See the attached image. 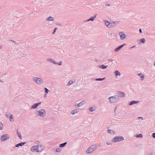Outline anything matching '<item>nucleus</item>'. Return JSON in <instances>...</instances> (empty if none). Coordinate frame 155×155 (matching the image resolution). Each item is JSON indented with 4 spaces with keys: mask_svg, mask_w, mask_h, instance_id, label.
Masks as SVG:
<instances>
[{
    "mask_svg": "<svg viewBox=\"0 0 155 155\" xmlns=\"http://www.w3.org/2000/svg\"><path fill=\"white\" fill-rule=\"evenodd\" d=\"M85 104V101H82L80 102V103L78 104H76L75 105V106H77L78 107H80L82 106L84 104Z\"/></svg>",
    "mask_w": 155,
    "mask_h": 155,
    "instance_id": "10",
    "label": "nucleus"
},
{
    "mask_svg": "<svg viewBox=\"0 0 155 155\" xmlns=\"http://www.w3.org/2000/svg\"><path fill=\"white\" fill-rule=\"evenodd\" d=\"M57 28H55L54 29V32L53 33V34H54L55 32V31H56V30H57Z\"/></svg>",
    "mask_w": 155,
    "mask_h": 155,
    "instance_id": "37",
    "label": "nucleus"
},
{
    "mask_svg": "<svg viewBox=\"0 0 155 155\" xmlns=\"http://www.w3.org/2000/svg\"><path fill=\"white\" fill-rule=\"evenodd\" d=\"M124 140V138L121 136H117L115 137L112 140L114 142H119L122 141Z\"/></svg>",
    "mask_w": 155,
    "mask_h": 155,
    "instance_id": "3",
    "label": "nucleus"
},
{
    "mask_svg": "<svg viewBox=\"0 0 155 155\" xmlns=\"http://www.w3.org/2000/svg\"><path fill=\"white\" fill-rule=\"evenodd\" d=\"M25 142H21L20 143H19L17 144H16L15 146V147H18L19 146H22L24 145L25 144Z\"/></svg>",
    "mask_w": 155,
    "mask_h": 155,
    "instance_id": "12",
    "label": "nucleus"
},
{
    "mask_svg": "<svg viewBox=\"0 0 155 155\" xmlns=\"http://www.w3.org/2000/svg\"><path fill=\"white\" fill-rule=\"evenodd\" d=\"M95 107L94 106H93L92 107H91L89 108V110L91 112L94 111H95Z\"/></svg>",
    "mask_w": 155,
    "mask_h": 155,
    "instance_id": "18",
    "label": "nucleus"
},
{
    "mask_svg": "<svg viewBox=\"0 0 155 155\" xmlns=\"http://www.w3.org/2000/svg\"><path fill=\"white\" fill-rule=\"evenodd\" d=\"M105 79V78H96L95 79V80L96 81H102L104 80Z\"/></svg>",
    "mask_w": 155,
    "mask_h": 155,
    "instance_id": "23",
    "label": "nucleus"
},
{
    "mask_svg": "<svg viewBox=\"0 0 155 155\" xmlns=\"http://www.w3.org/2000/svg\"><path fill=\"white\" fill-rule=\"evenodd\" d=\"M138 119H143V118H142V117H139L138 118Z\"/></svg>",
    "mask_w": 155,
    "mask_h": 155,
    "instance_id": "39",
    "label": "nucleus"
},
{
    "mask_svg": "<svg viewBox=\"0 0 155 155\" xmlns=\"http://www.w3.org/2000/svg\"><path fill=\"white\" fill-rule=\"evenodd\" d=\"M100 145H101V144H98V146H100Z\"/></svg>",
    "mask_w": 155,
    "mask_h": 155,
    "instance_id": "43",
    "label": "nucleus"
},
{
    "mask_svg": "<svg viewBox=\"0 0 155 155\" xmlns=\"http://www.w3.org/2000/svg\"><path fill=\"white\" fill-rule=\"evenodd\" d=\"M34 80L35 82L38 84H41L43 82L41 78L35 77L34 78Z\"/></svg>",
    "mask_w": 155,
    "mask_h": 155,
    "instance_id": "8",
    "label": "nucleus"
},
{
    "mask_svg": "<svg viewBox=\"0 0 155 155\" xmlns=\"http://www.w3.org/2000/svg\"><path fill=\"white\" fill-rule=\"evenodd\" d=\"M12 117V115H11L10 116V117H9V120L11 121V120L13 119Z\"/></svg>",
    "mask_w": 155,
    "mask_h": 155,
    "instance_id": "32",
    "label": "nucleus"
},
{
    "mask_svg": "<svg viewBox=\"0 0 155 155\" xmlns=\"http://www.w3.org/2000/svg\"><path fill=\"white\" fill-rule=\"evenodd\" d=\"M17 134L18 135V137H19L20 139H22V137L21 136V134L20 133L18 132V130H17Z\"/></svg>",
    "mask_w": 155,
    "mask_h": 155,
    "instance_id": "22",
    "label": "nucleus"
},
{
    "mask_svg": "<svg viewBox=\"0 0 155 155\" xmlns=\"http://www.w3.org/2000/svg\"><path fill=\"white\" fill-rule=\"evenodd\" d=\"M3 81H0V82H2Z\"/></svg>",
    "mask_w": 155,
    "mask_h": 155,
    "instance_id": "47",
    "label": "nucleus"
},
{
    "mask_svg": "<svg viewBox=\"0 0 155 155\" xmlns=\"http://www.w3.org/2000/svg\"><path fill=\"white\" fill-rule=\"evenodd\" d=\"M9 138V136L7 134H5L2 135L1 137V140L2 141H5L8 140Z\"/></svg>",
    "mask_w": 155,
    "mask_h": 155,
    "instance_id": "7",
    "label": "nucleus"
},
{
    "mask_svg": "<svg viewBox=\"0 0 155 155\" xmlns=\"http://www.w3.org/2000/svg\"><path fill=\"white\" fill-rule=\"evenodd\" d=\"M107 145H109V143H108V142H107Z\"/></svg>",
    "mask_w": 155,
    "mask_h": 155,
    "instance_id": "45",
    "label": "nucleus"
},
{
    "mask_svg": "<svg viewBox=\"0 0 155 155\" xmlns=\"http://www.w3.org/2000/svg\"><path fill=\"white\" fill-rule=\"evenodd\" d=\"M75 81V80L74 79H72L69 81L67 84L68 86H69L72 84L73 83H74Z\"/></svg>",
    "mask_w": 155,
    "mask_h": 155,
    "instance_id": "15",
    "label": "nucleus"
},
{
    "mask_svg": "<svg viewBox=\"0 0 155 155\" xmlns=\"http://www.w3.org/2000/svg\"><path fill=\"white\" fill-rule=\"evenodd\" d=\"M97 146L96 145H93L91 146L87 150L86 152L87 154H89L95 150L97 149Z\"/></svg>",
    "mask_w": 155,
    "mask_h": 155,
    "instance_id": "2",
    "label": "nucleus"
},
{
    "mask_svg": "<svg viewBox=\"0 0 155 155\" xmlns=\"http://www.w3.org/2000/svg\"><path fill=\"white\" fill-rule=\"evenodd\" d=\"M41 103V102H39L38 103H36L37 105L38 106L39 105H40Z\"/></svg>",
    "mask_w": 155,
    "mask_h": 155,
    "instance_id": "35",
    "label": "nucleus"
},
{
    "mask_svg": "<svg viewBox=\"0 0 155 155\" xmlns=\"http://www.w3.org/2000/svg\"><path fill=\"white\" fill-rule=\"evenodd\" d=\"M107 145H109V143H108V142H107Z\"/></svg>",
    "mask_w": 155,
    "mask_h": 155,
    "instance_id": "44",
    "label": "nucleus"
},
{
    "mask_svg": "<svg viewBox=\"0 0 155 155\" xmlns=\"http://www.w3.org/2000/svg\"><path fill=\"white\" fill-rule=\"evenodd\" d=\"M3 127V125L0 122V130H2V129Z\"/></svg>",
    "mask_w": 155,
    "mask_h": 155,
    "instance_id": "28",
    "label": "nucleus"
},
{
    "mask_svg": "<svg viewBox=\"0 0 155 155\" xmlns=\"http://www.w3.org/2000/svg\"><path fill=\"white\" fill-rule=\"evenodd\" d=\"M152 137L155 138V133H153L152 135Z\"/></svg>",
    "mask_w": 155,
    "mask_h": 155,
    "instance_id": "34",
    "label": "nucleus"
},
{
    "mask_svg": "<svg viewBox=\"0 0 155 155\" xmlns=\"http://www.w3.org/2000/svg\"><path fill=\"white\" fill-rule=\"evenodd\" d=\"M125 45V44H123L120 46H119L116 49H115V51L118 52Z\"/></svg>",
    "mask_w": 155,
    "mask_h": 155,
    "instance_id": "14",
    "label": "nucleus"
},
{
    "mask_svg": "<svg viewBox=\"0 0 155 155\" xmlns=\"http://www.w3.org/2000/svg\"><path fill=\"white\" fill-rule=\"evenodd\" d=\"M38 107V106H37L36 103H35L31 107V109H35L36 108Z\"/></svg>",
    "mask_w": 155,
    "mask_h": 155,
    "instance_id": "24",
    "label": "nucleus"
},
{
    "mask_svg": "<svg viewBox=\"0 0 155 155\" xmlns=\"http://www.w3.org/2000/svg\"><path fill=\"white\" fill-rule=\"evenodd\" d=\"M139 101H131L129 103V105H133V104H137L138 103H139Z\"/></svg>",
    "mask_w": 155,
    "mask_h": 155,
    "instance_id": "11",
    "label": "nucleus"
},
{
    "mask_svg": "<svg viewBox=\"0 0 155 155\" xmlns=\"http://www.w3.org/2000/svg\"><path fill=\"white\" fill-rule=\"evenodd\" d=\"M118 94L120 97H124L125 96V93L123 92L119 91Z\"/></svg>",
    "mask_w": 155,
    "mask_h": 155,
    "instance_id": "13",
    "label": "nucleus"
},
{
    "mask_svg": "<svg viewBox=\"0 0 155 155\" xmlns=\"http://www.w3.org/2000/svg\"><path fill=\"white\" fill-rule=\"evenodd\" d=\"M106 25L109 28H111L115 25L114 22H110L108 21H105Z\"/></svg>",
    "mask_w": 155,
    "mask_h": 155,
    "instance_id": "4",
    "label": "nucleus"
},
{
    "mask_svg": "<svg viewBox=\"0 0 155 155\" xmlns=\"http://www.w3.org/2000/svg\"><path fill=\"white\" fill-rule=\"evenodd\" d=\"M141 41L143 43H144L145 42V39L143 38L141 39Z\"/></svg>",
    "mask_w": 155,
    "mask_h": 155,
    "instance_id": "31",
    "label": "nucleus"
},
{
    "mask_svg": "<svg viewBox=\"0 0 155 155\" xmlns=\"http://www.w3.org/2000/svg\"><path fill=\"white\" fill-rule=\"evenodd\" d=\"M135 137L137 138L140 137L142 138L143 137V135L141 134H137L135 135Z\"/></svg>",
    "mask_w": 155,
    "mask_h": 155,
    "instance_id": "25",
    "label": "nucleus"
},
{
    "mask_svg": "<svg viewBox=\"0 0 155 155\" xmlns=\"http://www.w3.org/2000/svg\"><path fill=\"white\" fill-rule=\"evenodd\" d=\"M154 64L155 65V62L154 63Z\"/></svg>",
    "mask_w": 155,
    "mask_h": 155,
    "instance_id": "46",
    "label": "nucleus"
},
{
    "mask_svg": "<svg viewBox=\"0 0 155 155\" xmlns=\"http://www.w3.org/2000/svg\"><path fill=\"white\" fill-rule=\"evenodd\" d=\"M139 31H140V33H141L142 32V31H141V29H139Z\"/></svg>",
    "mask_w": 155,
    "mask_h": 155,
    "instance_id": "40",
    "label": "nucleus"
},
{
    "mask_svg": "<svg viewBox=\"0 0 155 155\" xmlns=\"http://www.w3.org/2000/svg\"><path fill=\"white\" fill-rule=\"evenodd\" d=\"M106 5L108 6H110V4H107Z\"/></svg>",
    "mask_w": 155,
    "mask_h": 155,
    "instance_id": "41",
    "label": "nucleus"
},
{
    "mask_svg": "<svg viewBox=\"0 0 155 155\" xmlns=\"http://www.w3.org/2000/svg\"><path fill=\"white\" fill-rule=\"evenodd\" d=\"M119 35L120 36V38L121 39H123L125 38L126 35L123 32H120L119 33Z\"/></svg>",
    "mask_w": 155,
    "mask_h": 155,
    "instance_id": "9",
    "label": "nucleus"
},
{
    "mask_svg": "<svg viewBox=\"0 0 155 155\" xmlns=\"http://www.w3.org/2000/svg\"><path fill=\"white\" fill-rule=\"evenodd\" d=\"M119 100V97L117 95L114 96L109 98V101L112 103L117 102Z\"/></svg>",
    "mask_w": 155,
    "mask_h": 155,
    "instance_id": "1",
    "label": "nucleus"
},
{
    "mask_svg": "<svg viewBox=\"0 0 155 155\" xmlns=\"http://www.w3.org/2000/svg\"><path fill=\"white\" fill-rule=\"evenodd\" d=\"M9 115V113H7L6 114H5L6 117L7 118H8Z\"/></svg>",
    "mask_w": 155,
    "mask_h": 155,
    "instance_id": "33",
    "label": "nucleus"
},
{
    "mask_svg": "<svg viewBox=\"0 0 155 155\" xmlns=\"http://www.w3.org/2000/svg\"><path fill=\"white\" fill-rule=\"evenodd\" d=\"M114 73L115 76H120L121 75L120 72L117 70L115 71H114Z\"/></svg>",
    "mask_w": 155,
    "mask_h": 155,
    "instance_id": "16",
    "label": "nucleus"
},
{
    "mask_svg": "<svg viewBox=\"0 0 155 155\" xmlns=\"http://www.w3.org/2000/svg\"><path fill=\"white\" fill-rule=\"evenodd\" d=\"M58 64L59 65H61L62 64V62L61 61H60L59 63H58V64Z\"/></svg>",
    "mask_w": 155,
    "mask_h": 155,
    "instance_id": "36",
    "label": "nucleus"
},
{
    "mask_svg": "<svg viewBox=\"0 0 155 155\" xmlns=\"http://www.w3.org/2000/svg\"><path fill=\"white\" fill-rule=\"evenodd\" d=\"M102 67H103L102 68H106L107 67V66H105V65H102Z\"/></svg>",
    "mask_w": 155,
    "mask_h": 155,
    "instance_id": "38",
    "label": "nucleus"
},
{
    "mask_svg": "<svg viewBox=\"0 0 155 155\" xmlns=\"http://www.w3.org/2000/svg\"><path fill=\"white\" fill-rule=\"evenodd\" d=\"M107 132L108 133H110L111 134H112H112H114L115 133V131H114L112 130H110V129L108 130H107Z\"/></svg>",
    "mask_w": 155,
    "mask_h": 155,
    "instance_id": "20",
    "label": "nucleus"
},
{
    "mask_svg": "<svg viewBox=\"0 0 155 155\" xmlns=\"http://www.w3.org/2000/svg\"><path fill=\"white\" fill-rule=\"evenodd\" d=\"M47 96V95L46 94H45V97Z\"/></svg>",
    "mask_w": 155,
    "mask_h": 155,
    "instance_id": "42",
    "label": "nucleus"
},
{
    "mask_svg": "<svg viewBox=\"0 0 155 155\" xmlns=\"http://www.w3.org/2000/svg\"><path fill=\"white\" fill-rule=\"evenodd\" d=\"M45 93H48V90L47 88H45Z\"/></svg>",
    "mask_w": 155,
    "mask_h": 155,
    "instance_id": "29",
    "label": "nucleus"
},
{
    "mask_svg": "<svg viewBox=\"0 0 155 155\" xmlns=\"http://www.w3.org/2000/svg\"><path fill=\"white\" fill-rule=\"evenodd\" d=\"M39 147V145H37V146H34L32 147L31 148V150L32 151H36L38 152H40L42 151L41 150H39L38 148Z\"/></svg>",
    "mask_w": 155,
    "mask_h": 155,
    "instance_id": "6",
    "label": "nucleus"
},
{
    "mask_svg": "<svg viewBox=\"0 0 155 155\" xmlns=\"http://www.w3.org/2000/svg\"><path fill=\"white\" fill-rule=\"evenodd\" d=\"M138 74V75L139 76H140V77L141 78V80H143L144 79V76L142 74L139 73V74Z\"/></svg>",
    "mask_w": 155,
    "mask_h": 155,
    "instance_id": "19",
    "label": "nucleus"
},
{
    "mask_svg": "<svg viewBox=\"0 0 155 155\" xmlns=\"http://www.w3.org/2000/svg\"><path fill=\"white\" fill-rule=\"evenodd\" d=\"M37 112H38L37 114L41 117H44L45 115V112L43 109L37 111Z\"/></svg>",
    "mask_w": 155,
    "mask_h": 155,
    "instance_id": "5",
    "label": "nucleus"
},
{
    "mask_svg": "<svg viewBox=\"0 0 155 155\" xmlns=\"http://www.w3.org/2000/svg\"><path fill=\"white\" fill-rule=\"evenodd\" d=\"M77 112V110L76 109H74L71 111V113L72 114H74Z\"/></svg>",
    "mask_w": 155,
    "mask_h": 155,
    "instance_id": "26",
    "label": "nucleus"
},
{
    "mask_svg": "<svg viewBox=\"0 0 155 155\" xmlns=\"http://www.w3.org/2000/svg\"><path fill=\"white\" fill-rule=\"evenodd\" d=\"M53 20H54V18H53V17H49V21H53Z\"/></svg>",
    "mask_w": 155,
    "mask_h": 155,
    "instance_id": "30",
    "label": "nucleus"
},
{
    "mask_svg": "<svg viewBox=\"0 0 155 155\" xmlns=\"http://www.w3.org/2000/svg\"><path fill=\"white\" fill-rule=\"evenodd\" d=\"M61 148H57L55 150L57 152H60V151H61Z\"/></svg>",
    "mask_w": 155,
    "mask_h": 155,
    "instance_id": "27",
    "label": "nucleus"
},
{
    "mask_svg": "<svg viewBox=\"0 0 155 155\" xmlns=\"http://www.w3.org/2000/svg\"><path fill=\"white\" fill-rule=\"evenodd\" d=\"M67 143V142H65L63 143L60 144L59 145V147H60L63 148V147H64L66 145V144Z\"/></svg>",
    "mask_w": 155,
    "mask_h": 155,
    "instance_id": "17",
    "label": "nucleus"
},
{
    "mask_svg": "<svg viewBox=\"0 0 155 155\" xmlns=\"http://www.w3.org/2000/svg\"><path fill=\"white\" fill-rule=\"evenodd\" d=\"M96 15H95L94 16H93L90 18L87 21H93L94 20L95 18H96Z\"/></svg>",
    "mask_w": 155,
    "mask_h": 155,
    "instance_id": "21",
    "label": "nucleus"
}]
</instances>
